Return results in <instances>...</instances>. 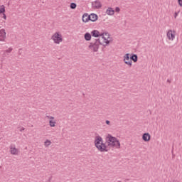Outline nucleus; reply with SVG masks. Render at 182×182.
I'll use <instances>...</instances> for the list:
<instances>
[{
  "instance_id": "f257e3e1",
  "label": "nucleus",
  "mask_w": 182,
  "mask_h": 182,
  "mask_svg": "<svg viewBox=\"0 0 182 182\" xmlns=\"http://www.w3.org/2000/svg\"><path fill=\"white\" fill-rule=\"evenodd\" d=\"M95 146L101 151V153H105V151H109L107 147H115L116 149H120V141L117 140V138L114 137L111 134H108L105 138V143H103V138L100 136H97L95 138Z\"/></svg>"
},
{
  "instance_id": "f03ea898",
  "label": "nucleus",
  "mask_w": 182,
  "mask_h": 182,
  "mask_svg": "<svg viewBox=\"0 0 182 182\" xmlns=\"http://www.w3.org/2000/svg\"><path fill=\"white\" fill-rule=\"evenodd\" d=\"M91 36L94 38H99V36H101V38H98V40L105 41V45H109L110 43V41H108L109 38H110V34H109V33L107 31L100 33L97 30H93L91 32Z\"/></svg>"
},
{
  "instance_id": "7ed1b4c3",
  "label": "nucleus",
  "mask_w": 182,
  "mask_h": 182,
  "mask_svg": "<svg viewBox=\"0 0 182 182\" xmlns=\"http://www.w3.org/2000/svg\"><path fill=\"white\" fill-rule=\"evenodd\" d=\"M100 45H102V46L105 47L107 46V45H106V43H105V41L95 40L90 43L89 48L90 49L93 50V52H97L99 50V46H100Z\"/></svg>"
},
{
  "instance_id": "20e7f679",
  "label": "nucleus",
  "mask_w": 182,
  "mask_h": 182,
  "mask_svg": "<svg viewBox=\"0 0 182 182\" xmlns=\"http://www.w3.org/2000/svg\"><path fill=\"white\" fill-rule=\"evenodd\" d=\"M51 39L54 41V43L59 44L60 42H62V35L59 34V33H55L52 36Z\"/></svg>"
},
{
  "instance_id": "39448f33",
  "label": "nucleus",
  "mask_w": 182,
  "mask_h": 182,
  "mask_svg": "<svg viewBox=\"0 0 182 182\" xmlns=\"http://www.w3.org/2000/svg\"><path fill=\"white\" fill-rule=\"evenodd\" d=\"M9 149L11 154H13V156H18L19 154V149H16L15 144L10 145Z\"/></svg>"
},
{
  "instance_id": "423d86ee",
  "label": "nucleus",
  "mask_w": 182,
  "mask_h": 182,
  "mask_svg": "<svg viewBox=\"0 0 182 182\" xmlns=\"http://www.w3.org/2000/svg\"><path fill=\"white\" fill-rule=\"evenodd\" d=\"M124 62L126 65H128V66L132 67V60L130 58V54L129 53H127V54L124 55Z\"/></svg>"
},
{
  "instance_id": "0eeeda50",
  "label": "nucleus",
  "mask_w": 182,
  "mask_h": 182,
  "mask_svg": "<svg viewBox=\"0 0 182 182\" xmlns=\"http://www.w3.org/2000/svg\"><path fill=\"white\" fill-rule=\"evenodd\" d=\"M5 39H6V32H5V29L0 30V42H5Z\"/></svg>"
},
{
  "instance_id": "6e6552de",
  "label": "nucleus",
  "mask_w": 182,
  "mask_h": 182,
  "mask_svg": "<svg viewBox=\"0 0 182 182\" xmlns=\"http://www.w3.org/2000/svg\"><path fill=\"white\" fill-rule=\"evenodd\" d=\"M92 5L95 9H100V8H102V3H100L99 0L92 2Z\"/></svg>"
},
{
  "instance_id": "1a4fd4ad",
  "label": "nucleus",
  "mask_w": 182,
  "mask_h": 182,
  "mask_svg": "<svg viewBox=\"0 0 182 182\" xmlns=\"http://www.w3.org/2000/svg\"><path fill=\"white\" fill-rule=\"evenodd\" d=\"M151 136L150 134L149 133H144L142 135V140H144V141H150V139H151Z\"/></svg>"
},
{
  "instance_id": "9d476101",
  "label": "nucleus",
  "mask_w": 182,
  "mask_h": 182,
  "mask_svg": "<svg viewBox=\"0 0 182 182\" xmlns=\"http://www.w3.org/2000/svg\"><path fill=\"white\" fill-rule=\"evenodd\" d=\"M167 36H168V39H169L171 41H173L174 38H176V36L174 35V33H173V31H171V30L168 31Z\"/></svg>"
},
{
  "instance_id": "9b49d317",
  "label": "nucleus",
  "mask_w": 182,
  "mask_h": 182,
  "mask_svg": "<svg viewBox=\"0 0 182 182\" xmlns=\"http://www.w3.org/2000/svg\"><path fill=\"white\" fill-rule=\"evenodd\" d=\"M106 14L109 16H112V15H114V9H113L112 7H108V9L106 10Z\"/></svg>"
},
{
  "instance_id": "f8f14e48",
  "label": "nucleus",
  "mask_w": 182,
  "mask_h": 182,
  "mask_svg": "<svg viewBox=\"0 0 182 182\" xmlns=\"http://www.w3.org/2000/svg\"><path fill=\"white\" fill-rule=\"evenodd\" d=\"M89 17H90V21H91V22H96L98 18V16L95 14H91L90 15H89Z\"/></svg>"
},
{
  "instance_id": "ddd939ff",
  "label": "nucleus",
  "mask_w": 182,
  "mask_h": 182,
  "mask_svg": "<svg viewBox=\"0 0 182 182\" xmlns=\"http://www.w3.org/2000/svg\"><path fill=\"white\" fill-rule=\"evenodd\" d=\"M89 21H90V18L87 14H85L84 15H82V21L83 22L86 23V22H89Z\"/></svg>"
},
{
  "instance_id": "4468645a",
  "label": "nucleus",
  "mask_w": 182,
  "mask_h": 182,
  "mask_svg": "<svg viewBox=\"0 0 182 182\" xmlns=\"http://www.w3.org/2000/svg\"><path fill=\"white\" fill-rule=\"evenodd\" d=\"M84 38L85 41H90V39H92V34L90 33H86L84 36Z\"/></svg>"
},
{
  "instance_id": "2eb2a0df",
  "label": "nucleus",
  "mask_w": 182,
  "mask_h": 182,
  "mask_svg": "<svg viewBox=\"0 0 182 182\" xmlns=\"http://www.w3.org/2000/svg\"><path fill=\"white\" fill-rule=\"evenodd\" d=\"M131 60H133V62L136 63L137 62L139 57L137 56V55L136 54H133L131 57H130Z\"/></svg>"
},
{
  "instance_id": "dca6fc26",
  "label": "nucleus",
  "mask_w": 182,
  "mask_h": 182,
  "mask_svg": "<svg viewBox=\"0 0 182 182\" xmlns=\"http://www.w3.org/2000/svg\"><path fill=\"white\" fill-rule=\"evenodd\" d=\"M2 14H5V6L4 5L0 7V15Z\"/></svg>"
},
{
  "instance_id": "f3484780",
  "label": "nucleus",
  "mask_w": 182,
  "mask_h": 182,
  "mask_svg": "<svg viewBox=\"0 0 182 182\" xmlns=\"http://www.w3.org/2000/svg\"><path fill=\"white\" fill-rule=\"evenodd\" d=\"M49 124H50V127H55V126L56 124V122L52 121V119H51L49 121Z\"/></svg>"
},
{
  "instance_id": "a211bd4d",
  "label": "nucleus",
  "mask_w": 182,
  "mask_h": 182,
  "mask_svg": "<svg viewBox=\"0 0 182 182\" xmlns=\"http://www.w3.org/2000/svg\"><path fill=\"white\" fill-rule=\"evenodd\" d=\"M76 6H77V5H76L75 3H71V4H70V8L71 9H76Z\"/></svg>"
},
{
  "instance_id": "6ab92c4d",
  "label": "nucleus",
  "mask_w": 182,
  "mask_h": 182,
  "mask_svg": "<svg viewBox=\"0 0 182 182\" xmlns=\"http://www.w3.org/2000/svg\"><path fill=\"white\" fill-rule=\"evenodd\" d=\"M45 146H46V147H48V146H50V141H49L48 139H47L45 141Z\"/></svg>"
},
{
  "instance_id": "aec40b11",
  "label": "nucleus",
  "mask_w": 182,
  "mask_h": 182,
  "mask_svg": "<svg viewBox=\"0 0 182 182\" xmlns=\"http://www.w3.org/2000/svg\"><path fill=\"white\" fill-rule=\"evenodd\" d=\"M46 117H47V119H50V120H53V119H55V117L52 116H49L48 114L46 115Z\"/></svg>"
},
{
  "instance_id": "412c9836",
  "label": "nucleus",
  "mask_w": 182,
  "mask_h": 182,
  "mask_svg": "<svg viewBox=\"0 0 182 182\" xmlns=\"http://www.w3.org/2000/svg\"><path fill=\"white\" fill-rule=\"evenodd\" d=\"M5 52L7 53H11V52H12V48H9V49L6 50Z\"/></svg>"
},
{
  "instance_id": "4be33fe9",
  "label": "nucleus",
  "mask_w": 182,
  "mask_h": 182,
  "mask_svg": "<svg viewBox=\"0 0 182 182\" xmlns=\"http://www.w3.org/2000/svg\"><path fill=\"white\" fill-rule=\"evenodd\" d=\"M2 16L3 19H6V15L5 14V13H3Z\"/></svg>"
},
{
  "instance_id": "5701e85b",
  "label": "nucleus",
  "mask_w": 182,
  "mask_h": 182,
  "mask_svg": "<svg viewBox=\"0 0 182 182\" xmlns=\"http://www.w3.org/2000/svg\"><path fill=\"white\" fill-rule=\"evenodd\" d=\"M115 11H117V12H120V8L116 7V8H115Z\"/></svg>"
},
{
  "instance_id": "b1692460",
  "label": "nucleus",
  "mask_w": 182,
  "mask_h": 182,
  "mask_svg": "<svg viewBox=\"0 0 182 182\" xmlns=\"http://www.w3.org/2000/svg\"><path fill=\"white\" fill-rule=\"evenodd\" d=\"M105 123H106V124H107L108 126H110V121L106 120V121H105Z\"/></svg>"
},
{
  "instance_id": "393cba45",
  "label": "nucleus",
  "mask_w": 182,
  "mask_h": 182,
  "mask_svg": "<svg viewBox=\"0 0 182 182\" xmlns=\"http://www.w3.org/2000/svg\"><path fill=\"white\" fill-rule=\"evenodd\" d=\"M179 6H182V0H178Z\"/></svg>"
},
{
  "instance_id": "a878e982",
  "label": "nucleus",
  "mask_w": 182,
  "mask_h": 182,
  "mask_svg": "<svg viewBox=\"0 0 182 182\" xmlns=\"http://www.w3.org/2000/svg\"><path fill=\"white\" fill-rule=\"evenodd\" d=\"M177 15H178V13L176 12L174 14V18H177Z\"/></svg>"
},
{
  "instance_id": "bb28decb",
  "label": "nucleus",
  "mask_w": 182,
  "mask_h": 182,
  "mask_svg": "<svg viewBox=\"0 0 182 182\" xmlns=\"http://www.w3.org/2000/svg\"><path fill=\"white\" fill-rule=\"evenodd\" d=\"M23 130H25V128H23V127H21V128L20 129V132H23Z\"/></svg>"
},
{
  "instance_id": "cd10ccee",
  "label": "nucleus",
  "mask_w": 182,
  "mask_h": 182,
  "mask_svg": "<svg viewBox=\"0 0 182 182\" xmlns=\"http://www.w3.org/2000/svg\"><path fill=\"white\" fill-rule=\"evenodd\" d=\"M167 82H168V83H171V80H170L169 79L167 80Z\"/></svg>"
},
{
  "instance_id": "c85d7f7f",
  "label": "nucleus",
  "mask_w": 182,
  "mask_h": 182,
  "mask_svg": "<svg viewBox=\"0 0 182 182\" xmlns=\"http://www.w3.org/2000/svg\"><path fill=\"white\" fill-rule=\"evenodd\" d=\"M118 182H122V181H119Z\"/></svg>"
}]
</instances>
